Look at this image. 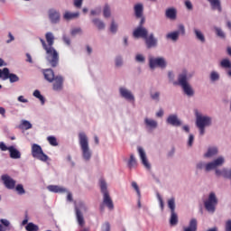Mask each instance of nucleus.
Segmentation results:
<instances>
[{
  "label": "nucleus",
  "instance_id": "f03ea898",
  "mask_svg": "<svg viewBox=\"0 0 231 231\" xmlns=\"http://www.w3.org/2000/svg\"><path fill=\"white\" fill-rule=\"evenodd\" d=\"M194 74L189 73L187 70H182L178 76V81L173 82V86H180L184 95L189 97H192L195 95L192 85L189 83V79H192Z\"/></svg>",
  "mask_w": 231,
  "mask_h": 231
},
{
  "label": "nucleus",
  "instance_id": "f8f14e48",
  "mask_svg": "<svg viewBox=\"0 0 231 231\" xmlns=\"http://www.w3.org/2000/svg\"><path fill=\"white\" fill-rule=\"evenodd\" d=\"M119 96L121 97V98H124L125 100L132 104H134L136 100L134 97V94H133V91L129 90V88L125 87L119 88Z\"/></svg>",
  "mask_w": 231,
  "mask_h": 231
},
{
  "label": "nucleus",
  "instance_id": "dca6fc26",
  "mask_svg": "<svg viewBox=\"0 0 231 231\" xmlns=\"http://www.w3.org/2000/svg\"><path fill=\"white\" fill-rule=\"evenodd\" d=\"M144 41L146 48H148V50H151V48H156V46H158V39H156V37H154V34L152 33L150 35H146Z\"/></svg>",
  "mask_w": 231,
  "mask_h": 231
},
{
  "label": "nucleus",
  "instance_id": "473e14b6",
  "mask_svg": "<svg viewBox=\"0 0 231 231\" xmlns=\"http://www.w3.org/2000/svg\"><path fill=\"white\" fill-rule=\"evenodd\" d=\"M220 79V75L219 72L216 71V70H212L209 74V79L211 82H217V80H219Z\"/></svg>",
  "mask_w": 231,
  "mask_h": 231
},
{
  "label": "nucleus",
  "instance_id": "20e7f679",
  "mask_svg": "<svg viewBox=\"0 0 231 231\" xmlns=\"http://www.w3.org/2000/svg\"><path fill=\"white\" fill-rule=\"evenodd\" d=\"M225 164V157L218 156L217 159L213 160L209 162H205L203 161L199 162L196 164L197 171H204L206 172H210V171H214V169H217V167H221Z\"/></svg>",
  "mask_w": 231,
  "mask_h": 231
},
{
  "label": "nucleus",
  "instance_id": "5fc2aeb1",
  "mask_svg": "<svg viewBox=\"0 0 231 231\" xmlns=\"http://www.w3.org/2000/svg\"><path fill=\"white\" fill-rule=\"evenodd\" d=\"M71 37H77V35H82V31L81 30H72L70 32Z\"/></svg>",
  "mask_w": 231,
  "mask_h": 231
},
{
  "label": "nucleus",
  "instance_id": "412c9836",
  "mask_svg": "<svg viewBox=\"0 0 231 231\" xmlns=\"http://www.w3.org/2000/svg\"><path fill=\"white\" fill-rule=\"evenodd\" d=\"M183 231H198V220L196 218H191L189 226L183 227Z\"/></svg>",
  "mask_w": 231,
  "mask_h": 231
},
{
  "label": "nucleus",
  "instance_id": "7ed1b4c3",
  "mask_svg": "<svg viewBox=\"0 0 231 231\" xmlns=\"http://www.w3.org/2000/svg\"><path fill=\"white\" fill-rule=\"evenodd\" d=\"M79 145L81 151V156L84 162H91L93 152L89 147V138L84 132H79L78 134Z\"/></svg>",
  "mask_w": 231,
  "mask_h": 231
},
{
  "label": "nucleus",
  "instance_id": "774afa93",
  "mask_svg": "<svg viewBox=\"0 0 231 231\" xmlns=\"http://www.w3.org/2000/svg\"><path fill=\"white\" fill-rule=\"evenodd\" d=\"M185 6L188 8V10H192V3L189 0L185 2Z\"/></svg>",
  "mask_w": 231,
  "mask_h": 231
},
{
  "label": "nucleus",
  "instance_id": "ea45409f",
  "mask_svg": "<svg viewBox=\"0 0 231 231\" xmlns=\"http://www.w3.org/2000/svg\"><path fill=\"white\" fill-rule=\"evenodd\" d=\"M25 229L27 231H38L39 230V226L37 225L33 224V223H29L25 226Z\"/></svg>",
  "mask_w": 231,
  "mask_h": 231
},
{
  "label": "nucleus",
  "instance_id": "aec40b11",
  "mask_svg": "<svg viewBox=\"0 0 231 231\" xmlns=\"http://www.w3.org/2000/svg\"><path fill=\"white\" fill-rule=\"evenodd\" d=\"M219 150L216 146H209L207 152L204 153V158H214L217 156Z\"/></svg>",
  "mask_w": 231,
  "mask_h": 231
},
{
  "label": "nucleus",
  "instance_id": "a211bd4d",
  "mask_svg": "<svg viewBox=\"0 0 231 231\" xmlns=\"http://www.w3.org/2000/svg\"><path fill=\"white\" fill-rule=\"evenodd\" d=\"M80 17L79 12H69L66 11L63 14L64 21H75V19H79Z\"/></svg>",
  "mask_w": 231,
  "mask_h": 231
},
{
  "label": "nucleus",
  "instance_id": "cd10ccee",
  "mask_svg": "<svg viewBox=\"0 0 231 231\" xmlns=\"http://www.w3.org/2000/svg\"><path fill=\"white\" fill-rule=\"evenodd\" d=\"M99 187L103 196L109 195V191L107 190V182H106V180H99Z\"/></svg>",
  "mask_w": 231,
  "mask_h": 231
},
{
  "label": "nucleus",
  "instance_id": "bf43d9fd",
  "mask_svg": "<svg viewBox=\"0 0 231 231\" xmlns=\"http://www.w3.org/2000/svg\"><path fill=\"white\" fill-rule=\"evenodd\" d=\"M165 114V112H163V110L162 108H160L156 113H155V116L157 118H163V115Z\"/></svg>",
  "mask_w": 231,
  "mask_h": 231
},
{
  "label": "nucleus",
  "instance_id": "3c124183",
  "mask_svg": "<svg viewBox=\"0 0 231 231\" xmlns=\"http://www.w3.org/2000/svg\"><path fill=\"white\" fill-rule=\"evenodd\" d=\"M157 199L160 203L161 209L163 210L165 205L163 204V199L162 198V195H160V193H157Z\"/></svg>",
  "mask_w": 231,
  "mask_h": 231
},
{
  "label": "nucleus",
  "instance_id": "f257e3e1",
  "mask_svg": "<svg viewBox=\"0 0 231 231\" xmlns=\"http://www.w3.org/2000/svg\"><path fill=\"white\" fill-rule=\"evenodd\" d=\"M53 34L51 32H48L46 34V41L48 42V45L46 44V42L44 40L41 39V42L43 46V50H45L47 53V60L52 66V68H55L57 64L59 63V54L57 53V51L53 49V41H54Z\"/></svg>",
  "mask_w": 231,
  "mask_h": 231
},
{
  "label": "nucleus",
  "instance_id": "4468645a",
  "mask_svg": "<svg viewBox=\"0 0 231 231\" xmlns=\"http://www.w3.org/2000/svg\"><path fill=\"white\" fill-rule=\"evenodd\" d=\"M143 124L147 131H154V129H158V121H156V119L146 116L143 119Z\"/></svg>",
  "mask_w": 231,
  "mask_h": 231
},
{
  "label": "nucleus",
  "instance_id": "49530a36",
  "mask_svg": "<svg viewBox=\"0 0 231 231\" xmlns=\"http://www.w3.org/2000/svg\"><path fill=\"white\" fill-rule=\"evenodd\" d=\"M15 189H16L17 193L20 195H23L26 192L22 184H18Z\"/></svg>",
  "mask_w": 231,
  "mask_h": 231
},
{
  "label": "nucleus",
  "instance_id": "4d7b16f0",
  "mask_svg": "<svg viewBox=\"0 0 231 231\" xmlns=\"http://www.w3.org/2000/svg\"><path fill=\"white\" fill-rule=\"evenodd\" d=\"M62 41L67 46H70L71 41L69 40L68 35H63Z\"/></svg>",
  "mask_w": 231,
  "mask_h": 231
},
{
  "label": "nucleus",
  "instance_id": "39448f33",
  "mask_svg": "<svg viewBox=\"0 0 231 231\" xmlns=\"http://www.w3.org/2000/svg\"><path fill=\"white\" fill-rule=\"evenodd\" d=\"M195 116H196V126L199 131L200 136H203V134H205V128L210 127L212 125V117L202 115L199 111L195 112Z\"/></svg>",
  "mask_w": 231,
  "mask_h": 231
},
{
  "label": "nucleus",
  "instance_id": "4c0bfd02",
  "mask_svg": "<svg viewBox=\"0 0 231 231\" xmlns=\"http://www.w3.org/2000/svg\"><path fill=\"white\" fill-rule=\"evenodd\" d=\"M21 129H25V131H28V129H32V125L30 121L23 120L20 125Z\"/></svg>",
  "mask_w": 231,
  "mask_h": 231
},
{
  "label": "nucleus",
  "instance_id": "603ef678",
  "mask_svg": "<svg viewBox=\"0 0 231 231\" xmlns=\"http://www.w3.org/2000/svg\"><path fill=\"white\" fill-rule=\"evenodd\" d=\"M151 98L153 99L154 102H158L160 100V92L151 94Z\"/></svg>",
  "mask_w": 231,
  "mask_h": 231
},
{
  "label": "nucleus",
  "instance_id": "393cba45",
  "mask_svg": "<svg viewBox=\"0 0 231 231\" xmlns=\"http://www.w3.org/2000/svg\"><path fill=\"white\" fill-rule=\"evenodd\" d=\"M211 5L212 10H217L219 14L223 12V8L221 7V0H208Z\"/></svg>",
  "mask_w": 231,
  "mask_h": 231
},
{
  "label": "nucleus",
  "instance_id": "4be33fe9",
  "mask_svg": "<svg viewBox=\"0 0 231 231\" xmlns=\"http://www.w3.org/2000/svg\"><path fill=\"white\" fill-rule=\"evenodd\" d=\"M178 39H180V31L171 32L166 34V40L171 42H177Z\"/></svg>",
  "mask_w": 231,
  "mask_h": 231
},
{
  "label": "nucleus",
  "instance_id": "b1692460",
  "mask_svg": "<svg viewBox=\"0 0 231 231\" xmlns=\"http://www.w3.org/2000/svg\"><path fill=\"white\" fill-rule=\"evenodd\" d=\"M103 203L109 210H113L115 208V204H113V199H111L109 194L103 195Z\"/></svg>",
  "mask_w": 231,
  "mask_h": 231
},
{
  "label": "nucleus",
  "instance_id": "13d9d810",
  "mask_svg": "<svg viewBox=\"0 0 231 231\" xmlns=\"http://www.w3.org/2000/svg\"><path fill=\"white\" fill-rule=\"evenodd\" d=\"M143 23H145V18L142 16L140 24L135 30H145V28H143Z\"/></svg>",
  "mask_w": 231,
  "mask_h": 231
},
{
  "label": "nucleus",
  "instance_id": "09e8293b",
  "mask_svg": "<svg viewBox=\"0 0 231 231\" xmlns=\"http://www.w3.org/2000/svg\"><path fill=\"white\" fill-rule=\"evenodd\" d=\"M48 190H50V192H59V186H55V185H50L47 187Z\"/></svg>",
  "mask_w": 231,
  "mask_h": 231
},
{
  "label": "nucleus",
  "instance_id": "c9c22d12",
  "mask_svg": "<svg viewBox=\"0 0 231 231\" xmlns=\"http://www.w3.org/2000/svg\"><path fill=\"white\" fill-rule=\"evenodd\" d=\"M195 35H196V39L198 41H199L200 42L205 43V34H203V32H201V31L199 30H196L195 31Z\"/></svg>",
  "mask_w": 231,
  "mask_h": 231
},
{
  "label": "nucleus",
  "instance_id": "a18cd8bd",
  "mask_svg": "<svg viewBox=\"0 0 231 231\" xmlns=\"http://www.w3.org/2000/svg\"><path fill=\"white\" fill-rule=\"evenodd\" d=\"M135 60L136 62H140L141 64H143L145 62V56H143V54H136Z\"/></svg>",
  "mask_w": 231,
  "mask_h": 231
},
{
  "label": "nucleus",
  "instance_id": "f3484780",
  "mask_svg": "<svg viewBox=\"0 0 231 231\" xmlns=\"http://www.w3.org/2000/svg\"><path fill=\"white\" fill-rule=\"evenodd\" d=\"M2 180L4 181V185L6 187V189H9V190L15 189L16 182L9 175H2Z\"/></svg>",
  "mask_w": 231,
  "mask_h": 231
},
{
  "label": "nucleus",
  "instance_id": "c03bdc74",
  "mask_svg": "<svg viewBox=\"0 0 231 231\" xmlns=\"http://www.w3.org/2000/svg\"><path fill=\"white\" fill-rule=\"evenodd\" d=\"M47 140L49 143L53 147H57V145H59V143H57V138H55L54 136H49L47 137Z\"/></svg>",
  "mask_w": 231,
  "mask_h": 231
},
{
  "label": "nucleus",
  "instance_id": "7c9ffc66",
  "mask_svg": "<svg viewBox=\"0 0 231 231\" xmlns=\"http://www.w3.org/2000/svg\"><path fill=\"white\" fill-rule=\"evenodd\" d=\"M170 225L171 226H176V225H178V214L176 211H171Z\"/></svg>",
  "mask_w": 231,
  "mask_h": 231
},
{
  "label": "nucleus",
  "instance_id": "864d4df0",
  "mask_svg": "<svg viewBox=\"0 0 231 231\" xmlns=\"http://www.w3.org/2000/svg\"><path fill=\"white\" fill-rule=\"evenodd\" d=\"M194 143V134H190L188 138V147H192Z\"/></svg>",
  "mask_w": 231,
  "mask_h": 231
},
{
  "label": "nucleus",
  "instance_id": "6ab92c4d",
  "mask_svg": "<svg viewBox=\"0 0 231 231\" xmlns=\"http://www.w3.org/2000/svg\"><path fill=\"white\" fill-rule=\"evenodd\" d=\"M165 17L171 21H176V18L178 17V11L174 7L168 8L165 11Z\"/></svg>",
  "mask_w": 231,
  "mask_h": 231
},
{
  "label": "nucleus",
  "instance_id": "2f4dec72",
  "mask_svg": "<svg viewBox=\"0 0 231 231\" xmlns=\"http://www.w3.org/2000/svg\"><path fill=\"white\" fill-rule=\"evenodd\" d=\"M103 16L105 19H109V17H111V5H109V4H105L103 7Z\"/></svg>",
  "mask_w": 231,
  "mask_h": 231
},
{
  "label": "nucleus",
  "instance_id": "5701e85b",
  "mask_svg": "<svg viewBox=\"0 0 231 231\" xmlns=\"http://www.w3.org/2000/svg\"><path fill=\"white\" fill-rule=\"evenodd\" d=\"M9 154L13 160H19L21 158V152L14 146H9Z\"/></svg>",
  "mask_w": 231,
  "mask_h": 231
},
{
  "label": "nucleus",
  "instance_id": "e2e57ef3",
  "mask_svg": "<svg viewBox=\"0 0 231 231\" xmlns=\"http://www.w3.org/2000/svg\"><path fill=\"white\" fill-rule=\"evenodd\" d=\"M118 29V23L115 22V20H112L111 25H110V30H117Z\"/></svg>",
  "mask_w": 231,
  "mask_h": 231
},
{
  "label": "nucleus",
  "instance_id": "8fccbe9b",
  "mask_svg": "<svg viewBox=\"0 0 231 231\" xmlns=\"http://www.w3.org/2000/svg\"><path fill=\"white\" fill-rule=\"evenodd\" d=\"M82 3H84V0H74L73 5L75 8H82Z\"/></svg>",
  "mask_w": 231,
  "mask_h": 231
},
{
  "label": "nucleus",
  "instance_id": "1a4fd4ad",
  "mask_svg": "<svg viewBox=\"0 0 231 231\" xmlns=\"http://www.w3.org/2000/svg\"><path fill=\"white\" fill-rule=\"evenodd\" d=\"M149 66L151 69H156V68H161V69H165L167 68V60L163 57H150Z\"/></svg>",
  "mask_w": 231,
  "mask_h": 231
},
{
  "label": "nucleus",
  "instance_id": "338daca9",
  "mask_svg": "<svg viewBox=\"0 0 231 231\" xmlns=\"http://www.w3.org/2000/svg\"><path fill=\"white\" fill-rule=\"evenodd\" d=\"M0 223H2L4 226H10V221H8L7 219L2 218L0 219Z\"/></svg>",
  "mask_w": 231,
  "mask_h": 231
},
{
  "label": "nucleus",
  "instance_id": "37998d69",
  "mask_svg": "<svg viewBox=\"0 0 231 231\" xmlns=\"http://www.w3.org/2000/svg\"><path fill=\"white\" fill-rule=\"evenodd\" d=\"M33 97H35L36 98H39V100L42 102V104L44 105V97L42 95H41V91L35 90L33 92Z\"/></svg>",
  "mask_w": 231,
  "mask_h": 231
},
{
  "label": "nucleus",
  "instance_id": "c756f323",
  "mask_svg": "<svg viewBox=\"0 0 231 231\" xmlns=\"http://www.w3.org/2000/svg\"><path fill=\"white\" fill-rule=\"evenodd\" d=\"M127 167L130 169H134L138 167V162L136 161V157H134V154H130V159L127 162Z\"/></svg>",
  "mask_w": 231,
  "mask_h": 231
},
{
  "label": "nucleus",
  "instance_id": "de8ad7c7",
  "mask_svg": "<svg viewBox=\"0 0 231 231\" xmlns=\"http://www.w3.org/2000/svg\"><path fill=\"white\" fill-rule=\"evenodd\" d=\"M101 230L102 231H111V225L109 224V222H106L105 224H103Z\"/></svg>",
  "mask_w": 231,
  "mask_h": 231
},
{
  "label": "nucleus",
  "instance_id": "f704fd0d",
  "mask_svg": "<svg viewBox=\"0 0 231 231\" xmlns=\"http://www.w3.org/2000/svg\"><path fill=\"white\" fill-rule=\"evenodd\" d=\"M93 24L97 26L99 30H104L106 28V24L102 22V20L96 18L92 21Z\"/></svg>",
  "mask_w": 231,
  "mask_h": 231
},
{
  "label": "nucleus",
  "instance_id": "bb28decb",
  "mask_svg": "<svg viewBox=\"0 0 231 231\" xmlns=\"http://www.w3.org/2000/svg\"><path fill=\"white\" fill-rule=\"evenodd\" d=\"M147 35V30H134L133 32V36L134 37V39H145Z\"/></svg>",
  "mask_w": 231,
  "mask_h": 231
},
{
  "label": "nucleus",
  "instance_id": "052dcab7",
  "mask_svg": "<svg viewBox=\"0 0 231 231\" xmlns=\"http://www.w3.org/2000/svg\"><path fill=\"white\" fill-rule=\"evenodd\" d=\"M225 231H231V219L226 221Z\"/></svg>",
  "mask_w": 231,
  "mask_h": 231
},
{
  "label": "nucleus",
  "instance_id": "72a5a7b5",
  "mask_svg": "<svg viewBox=\"0 0 231 231\" xmlns=\"http://www.w3.org/2000/svg\"><path fill=\"white\" fill-rule=\"evenodd\" d=\"M168 208L171 212H176V199L174 198L168 199Z\"/></svg>",
  "mask_w": 231,
  "mask_h": 231
},
{
  "label": "nucleus",
  "instance_id": "6e6d98bb",
  "mask_svg": "<svg viewBox=\"0 0 231 231\" xmlns=\"http://www.w3.org/2000/svg\"><path fill=\"white\" fill-rule=\"evenodd\" d=\"M216 35H217L220 39H225L226 37L225 32H223V30H217Z\"/></svg>",
  "mask_w": 231,
  "mask_h": 231
},
{
  "label": "nucleus",
  "instance_id": "2eb2a0df",
  "mask_svg": "<svg viewBox=\"0 0 231 231\" xmlns=\"http://www.w3.org/2000/svg\"><path fill=\"white\" fill-rule=\"evenodd\" d=\"M166 124H168V125H172V127H180L181 126V120H180L178 115L171 114L166 118Z\"/></svg>",
  "mask_w": 231,
  "mask_h": 231
},
{
  "label": "nucleus",
  "instance_id": "c85d7f7f",
  "mask_svg": "<svg viewBox=\"0 0 231 231\" xmlns=\"http://www.w3.org/2000/svg\"><path fill=\"white\" fill-rule=\"evenodd\" d=\"M49 19L51 23H57V21H59V13H57V11L54 9H50Z\"/></svg>",
  "mask_w": 231,
  "mask_h": 231
},
{
  "label": "nucleus",
  "instance_id": "e433bc0d",
  "mask_svg": "<svg viewBox=\"0 0 231 231\" xmlns=\"http://www.w3.org/2000/svg\"><path fill=\"white\" fill-rule=\"evenodd\" d=\"M221 68H224L225 69H231V62L228 59H224L220 62Z\"/></svg>",
  "mask_w": 231,
  "mask_h": 231
},
{
  "label": "nucleus",
  "instance_id": "6e6552de",
  "mask_svg": "<svg viewBox=\"0 0 231 231\" xmlns=\"http://www.w3.org/2000/svg\"><path fill=\"white\" fill-rule=\"evenodd\" d=\"M43 75L48 82H54L52 89L54 91H59V76H55V72H53L51 69H43Z\"/></svg>",
  "mask_w": 231,
  "mask_h": 231
},
{
  "label": "nucleus",
  "instance_id": "58836bf2",
  "mask_svg": "<svg viewBox=\"0 0 231 231\" xmlns=\"http://www.w3.org/2000/svg\"><path fill=\"white\" fill-rule=\"evenodd\" d=\"M131 185L134 190H135L137 198H142V192L140 191V187L138 186V183H136V181H132Z\"/></svg>",
  "mask_w": 231,
  "mask_h": 231
},
{
  "label": "nucleus",
  "instance_id": "680f3d73",
  "mask_svg": "<svg viewBox=\"0 0 231 231\" xmlns=\"http://www.w3.org/2000/svg\"><path fill=\"white\" fill-rule=\"evenodd\" d=\"M168 79H169L170 82H172V84H174V72L169 71L168 72Z\"/></svg>",
  "mask_w": 231,
  "mask_h": 231
},
{
  "label": "nucleus",
  "instance_id": "69168bd1",
  "mask_svg": "<svg viewBox=\"0 0 231 231\" xmlns=\"http://www.w3.org/2000/svg\"><path fill=\"white\" fill-rule=\"evenodd\" d=\"M18 102H22L23 104H28V99L24 98V96H19Z\"/></svg>",
  "mask_w": 231,
  "mask_h": 231
},
{
  "label": "nucleus",
  "instance_id": "0eeeda50",
  "mask_svg": "<svg viewBox=\"0 0 231 231\" xmlns=\"http://www.w3.org/2000/svg\"><path fill=\"white\" fill-rule=\"evenodd\" d=\"M217 197L216 193L210 192L208 199L204 201V207L209 214H214L216 212V207H217Z\"/></svg>",
  "mask_w": 231,
  "mask_h": 231
},
{
  "label": "nucleus",
  "instance_id": "a878e982",
  "mask_svg": "<svg viewBox=\"0 0 231 231\" xmlns=\"http://www.w3.org/2000/svg\"><path fill=\"white\" fill-rule=\"evenodd\" d=\"M134 14L137 19L143 17V4H137L134 7Z\"/></svg>",
  "mask_w": 231,
  "mask_h": 231
},
{
  "label": "nucleus",
  "instance_id": "423d86ee",
  "mask_svg": "<svg viewBox=\"0 0 231 231\" xmlns=\"http://www.w3.org/2000/svg\"><path fill=\"white\" fill-rule=\"evenodd\" d=\"M76 221L81 228L86 226V220L82 212H88V206L82 201L75 203Z\"/></svg>",
  "mask_w": 231,
  "mask_h": 231
},
{
  "label": "nucleus",
  "instance_id": "0e129e2a",
  "mask_svg": "<svg viewBox=\"0 0 231 231\" xmlns=\"http://www.w3.org/2000/svg\"><path fill=\"white\" fill-rule=\"evenodd\" d=\"M0 149L2 151H10V147L6 146V144H5V143H0Z\"/></svg>",
  "mask_w": 231,
  "mask_h": 231
},
{
  "label": "nucleus",
  "instance_id": "a19ab883",
  "mask_svg": "<svg viewBox=\"0 0 231 231\" xmlns=\"http://www.w3.org/2000/svg\"><path fill=\"white\" fill-rule=\"evenodd\" d=\"M115 64L116 68H122V66H124V59L122 58V56H117L116 58Z\"/></svg>",
  "mask_w": 231,
  "mask_h": 231
},
{
  "label": "nucleus",
  "instance_id": "9d476101",
  "mask_svg": "<svg viewBox=\"0 0 231 231\" xmlns=\"http://www.w3.org/2000/svg\"><path fill=\"white\" fill-rule=\"evenodd\" d=\"M32 156L40 162H48V155L42 151V147L37 143L32 145Z\"/></svg>",
  "mask_w": 231,
  "mask_h": 231
},
{
  "label": "nucleus",
  "instance_id": "79ce46f5",
  "mask_svg": "<svg viewBox=\"0 0 231 231\" xmlns=\"http://www.w3.org/2000/svg\"><path fill=\"white\" fill-rule=\"evenodd\" d=\"M216 175L217 176H223L224 178L227 177V170L222 169V170H216Z\"/></svg>",
  "mask_w": 231,
  "mask_h": 231
},
{
  "label": "nucleus",
  "instance_id": "9b49d317",
  "mask_svg": "<svg viewBox=\"0 0 231 231\" xmlns=\"http://www.w3.org/2000/svg\"><path fill=\"white\" fill-rule=\"evenodd\" d=\"M0 79L2 80H10L11 84L14 82H19V76L14 73H10V69L8 68L0 69Z\"/></svg>",
  "mask_w": 231,
  "mask_h": 231
},
{
  "label": "nucleus",
  "instance_id": "ddd939ff",
  "mask_svg": "<svg viewBox=\"0 0 231 231\" xmlns=\"http://www.w3.org/2000/svg\"><path fill=\"white\" fill-rule=\"evenodd\" d=\"M137 152H138V154H139V157L141 160V163L143 165V167H145V169L150 171L151 163L149 162V160L147 159V153H145V150H143V148L142 146H138Z\"/></svg>",
  "mask_w": 231,
  "mask_h": 231
}]
</instances>
